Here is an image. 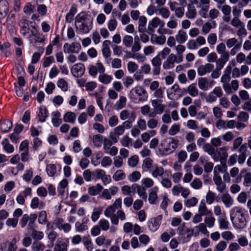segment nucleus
<instances>
[{
    "label": "nucleus",
    "instance_id": "nucleus-1",
    "mask_svg": "<svg viewBox=\"0 0 251 251\" xmlns=\"http://www.w3.org/2000/svg\"><path fill=\"white\" fill-rule=\"evenodd\" d=\"M122 205V199L121 198H118L112 204L108 206L104 211V216L106 218H110V222L113 225H118L119 220L121 221L126 220V214L123 211L119 210L115 214L116 209L121 208Z\"/></svg>",
    "mask_w": 251,
    "mask_h": 251
},
{
    "label": "nucleus",
    "instance_id": "nucleus-2",
    "mask_svg": "<svg viewBox=\"0 0 251 251\" xmlns=\"http://www.w3.org/2000/svg\"><path fill=\"white\" fill-rule=\"evenodd\" d=\"M230 220L236 229H242L246 226L244 210L239 206H235L230 211Z\"/></svg>",
    "mask_w": 251,
    "mask_h": 251
},
{
    "label": "nucleus",
    "instance_id": "nucleus-3",
    "mask_svg": "<svg viewBox=\"0 0 251 251\" xmlns=\"http://www.w3.org/2000/svg\"><path fill=\"white\" fill-rule=\"evenodd\" d=\"M75 27L80 34H87L92 28V22L85 12H80L75 18Z\"/></svg>",
    "mask_w": 251,
    "mask_h": 251
},
{
    "label": "nucleus",
    "instance_id": "nucleus-4",
    "mask_svg": "<svg viewBox=\"0 0 251 251\" xmlns=\"http://www.w3.org/2000/svg\"><path fill=\"white\" fill-rule=\"evenodd\" d=\"M128 97L135 102L143 101L147 100V93L143 87L137 85L130 90Z\"/></svg>",
    "mask_w": 251,
    "mask_h": 251
},
{
    "label": "nucleus",
    "instance_id": "nucleus-5",
    "mask_svg": "<svg viewBox=\"0 0 251 251\" xmlns=\"http://www.w3.org/2000/svg\"><path fill=\"white\" fill-rule=\"evenodd\" d=\"M177 141L172 138L165 139L161 143L163 154L166 155L173 152L177 148Z\"/></svg>",
    "mask_w": 251,
    "mask_h": 251
},
{
    "label": "nucleus",
    "instance_id": "nucleus-6",
    "mask_svg": "<svg viewBox=\"0 0 251 251\" xmlns=\"http://www.w3.org/2000/svg\"><path fill=\"white\" fill-rule=\"evenodd\" d=\"M228 157L227 149L226 147H221L216 149L212 158L215 161H220L221 163H226Z\"/></svg>",
    "mask_w": 251,
    "mask_h": 251
},
{
    "label": "nucleus",
    "instance_id": "nucleus-7",
    "mask_svg": "<svg viewBox=\"0 0 251 251\" xmlns=\"http://www.w3.org/2000/svg\"><path fill=\"white\" fill-rule=\"evenodd\" d=\"M184 91V89H181L178 85L175 84L167 90V97L170 100L180 98L183 96Z\"/></svg>",
    "mask_w": 251,
    "mask_h": 251
},
{
    "label": "nucleus",
    "instance_id": "nucleus-8",
    "mask_svg": "<svg viewBox=\"0 0 251 251\" xmlns=\"http://www.w3.org/2000/svg\"><path fill=\"white\" fill-rule=\"evenodd\" d=\"M206 43V40L204 37L202 36H199L196 39L189 40L186 46L190 50H195L198 49L199 47L204 45Z\"/></svg>",
    "mask_w": 251,
    "mask_h": 251
},
{
    "label": "nucleus",
    "instance_id": "nucleus-9",
    "mask_svg": "<svg viewBox=\"0 0 251 251\" xmlns=\"http://www.w3.org/2000/svg\"><path fill=\"white\" fill-rule=\"evenodd\" d=\"M165 23L157 17H154L148 23L147 32L149 34H152L155 29L160 26H165Z\"/></svg>",
    "mask_w": 251,
    "mask_h": 251
},
{
    "label": "nucleus",
    "instance_id": "nucleus-10",
    "mask_svg": "<svg viewBox=\"0 0 251 251\" xmlns=\"http://www.w3.org/2000/svg\"><path fill=\"white\" fill-rule=\"evenodd\" d=\"M63 48L64 52L68 54H77L81 49L80 44L77 42L66 43L64 44Z\"/></svg>",
    "mask_w": 251,
    "mask_h": 251
},
{
    "label": "nucleus",
    "instance_id": "nucleus-11",
    "mask_svg": "<svg viewBox=\"0 0 251 251\" xmlns=\"http://www.w3.org/2000/svg\"><path fill=\"white\" fill-rule=\"evenodd\" d=\"M162 217L158 215L155 217L151 218L148 222V226L151 232L156 231L159 227L162 222Z\"/></svg>",
    "mask_w": 251,
    "mask_h": 251
},
{
    "label": "nucleus",
    "instance_id": "nucleus-12",
    "mask_svg": "<svg viewBox=\"0 0 251 251\" xmlns=\"http://www.w3.org/2000/svg\"><path fill=\"white\" fill-rule=\"evenodd\" d=\"M223 95L221 87H216L206 97V101L208 102H213L216 101L217 98H220Z\"/></svg>",
    "mask_w": 251,
    "mask_h": 251
},
{
    "label": "nucleus",
    "instance_id": "nucleus-13",
    "mask_svg": "<svg viewBox=\"0 0 251 251\" xmlns=\"http://www.w3.org/2000/svg\"><path fill=\"white\" fill-rule=\"evenodd\" d=\"M85 70L84 65L81 63H76L71 68V72L75 77H79L82 76L85 72Z\"/></svg>",
    "mask_w": 251,
    "mask_h": 251
},
{
    "label": "nucleus",
    "instance_id": "nucleus-14",
    "mask_svg": "<svg viewBox=\"0 0 251 251\" xmlns=\"http://www.w3.org/2000/svg\"><path fill=\"white\" fill-rule=\"evenodd\" d=\"M215 82L213 80H209L206 77H201L198 79V86L203 91H207L213 87Z\"/></svg>",
    "mask_w": 251,
    "mask_h": 251
},
{
    "label": "nucleus",
    "instance_id": "nucleus-15",
    "mask_svg": "<svg viewBox=\"0 0 251 251\" xmlns=\"http://www.w3.org/2000/svg\"><path fill=\"white\" fill-rule=\"evenodd\" d=\"M119 189L116 186H111L108 189L103 190L101 196L105 200H110L112 196L115 195L118 192Z\"/></svg>",
    "mask_w": 251,
    "mask_h": 251
},
{
    "label": "nucleus",
    "instance_id": "nucleus-16",
    "mask_svg": "<svg viewBox=\"0 0 251 251\" xmlns=\"http://www.w3.org/2000/svg\"><path fill=\"white\" fill-rule=\"evenodd\" d=\"M177 63L176 56L173 53L169 55L167 59L164 61L162 67L164 69L168 70L174 67V63Z\"/></svg>",
    "mask_w": 251,
    "mask_h": 251
},
{
    "label": "nucleus",
    "instance_id": "nucleus-17",
    "mask_svg": "<svg viewBox=\"0 0 251 251\" xmlns=\"http://www.w3.org/2000/svg\"><path fill=\"white\" fill-rule=\"evenodd\" d=\"M214 65L210 63L201 65L197 68L198 74L200 76H203L207 73H210L214 69Z\"/></svg>",
    "mask_w": 251,
    "mask_h": 251
},
{
    "label": "nucleus",
    "instance_id": "nucleus-18",
    "mask_svg": "<svg viewBox=\"0 0 251 251\" xmlns=\"http://www.w3.org/2000/svg\"><path fill=\"white\" fill-rule=\"evenodd\" d=\"M162 102L161 100L157 99L151 100V105L153 107L156 114H161L164 112L165 106Z\"/></svg>",
    "mask_w": 251,
    "mask_h": 251
},
{
    "label": "nucleus",
    "instance_id": "nucleus-19",
    "mask_svg": "<svg viewBox=\"0 0 251 251\" xmlns=\"http://www.w3.org/2000/svg\"><path fill=\"white\" fill-rule=\"evenodd\" d=\"M221 199L224 205L227 208H230L234 204V199L228 193L223 194L221 196Z\"/></svg>",
    "mask_w": 251,
    "mask_h": 251
},
{
    "label": "nucleus",
    "instance_id": "nucleus-20",
    "mask_svg": "<svg viewBox=\"0 0 251 251\" xmlns=\"http://www.w3.org/2000/svg\"><path fill=\"white\" fill-rule=\"evenodd\" d=\"M120 118L123 121L127 120L134 122L136 119V114L133 112L123 110L120 113Z\"/></svg>",
    "mask_w": 251,
    "mask_h": 251
},
{
    "label": "nucleus",
    "instance_id": "nucleus-21",
    "mask_svg": "<svg viewBox=\"0 0 251 251\" xmlns=\"http://www.w3.org/2000/svg\"><path fill=\"white\" fill-rule=\"evenodd\" d=\"M227 169L226 163H221V165H217L215 166L213 171V178L216 177L222 178L220 175V173H224L226 171Z\"/></svg>",
    "mask_w": 251,
    "mask_h": 251
},
{
    "label": "nucleus",
    "instance_id": "nucleus-22",
    "mask_svg": "<svg viewBox=\"0 0 251 251\" xmlns=\"http://www.w3.org/2000/svg\"><path fill=\"white\" fill-rule=\"evenodd\" d=\"M150 35L151 42L152 44L158 45H163L165 44L166 38L164 35H157L154 33Z\"/></svg>",
    "mask_w": 251,
    "mask_h": 251
},
{
    "label": "nucleus",
    "instance_id": "nucleus-23",
    "mask_svg": "<svg viewBox=\"0 0 251 251\" xmlns=\"http://www.w3.org/2000/svg\"><path fill=\"white\" fill-rule=\"evenodd\" d=\"M95 243L98 246L107 247L111 244L112 240L107 239L105 236L102 235L96 238Z\"/></svg>",
    "mask_w": 251,
    "mask_h": 251
},
{
    "label": "nucleus",
    "instance_id": "nucleus-24",
    "mask_svg": "<svg viewBox=\"0 0 251 251\" xmlns=\"http://www.w3.org/2000/svg\"><path fill=\"white\" fill-rule=\"evenodd\" d=\"M31 28L28 27L27 23H24L23 25H21L20 32L26 38L30 40L31 42H33L32 38L33 36L31 35Z\"/></svg>",
    "mask_w": 251,
    "mask_h": 251
},
{
    "label": "nucleus",
    "instance_id": "nucleus-25",
    "mask_svg": "<svg viewBox=\"0 0 251 251\" xmlns=\"http://www.w3.org/2000/svg\"><path fill=\"white\" fill-rule=\"evenodd\" d=\"M158 188L155 186L151 189L149 191V201L151 204H155L157 201L158 196L157 192Z\"/></svg>",
    "mask_w": 251,
    "mask_h": 251
},
{
    "label": "nucleus",
    "instance_id": "nucleus-26",
    "mask_svg": "<svg viewBox=\"0 0 251 251\" xmlns=\"http://www.w3.org/2000/svg\"><path fill=\"white\" fill-rule=\"evenodd\" d=\"M51 122L53 126L58 127L62 123V120L60 119L61 113L59 111L56 110L52 112L51 114Z\"/></svg>",
    "mask_w": 251,
    "mask_h": 251
},
{
    "label": "nucleus",
    "instance_id": "nucleus-27",
    "mask_svg": "<svg viewBox=\"0 0 251 251\" xmlns=\"http://www.w3.org/2000/svg\"><path fill=\"white\" fill-rule=\"evenodd\" d=\"M213 180L216 186V189L219 193H222L226 191V185L224 182H223L222 178L216 177L213 178Z\"/></svg>",
    "mask_w": 251,
    "mask_h": 251
},
{
    "label": "nucleus",
    "instance_id": "nucleus-28",
    "mask_svg": "<svg viewBox=\"0 0 251 251\" xmlns=\"http://www.w3.org/2000/svg\"><path fill=\"white\" fill-rule=\"evenodd\" d=\"M176 42L180 44L184 43L188 39L187 33L183 30H179L175 35Z\"/></svg>",
    "mask_w": 251,
    "mask_h": 251
},
{
    "label": "nucleus",
    "instance_id": "nucleus-29",
    "mask_svg": "<svg viewBox=\"0 0 251 251\" xmlns=\"http://www.w3.org/2000/svg\"><path fill=\"white\" fill-rule=\"evenodd\" d=\"M9 11L8 3L6 0H0V18L5 17Z\"/></svg>",
    "mask_w": 251,
    "mask_h": 251
},
{
    "label": "nucleus",
    "instance_id": "nucleus-30",
    "mask_svg": "<svg viewBox=\"0 0 251 251\" xmlns=\"http://www.w3.org/2000/svg\"><path fill=\"white\" fill-rule=\"evenodd\" d=\"M186 48L185 46L179 44L176 47V52L177 63H179L183 61V56L182 53L185 51Z\"/></svg>",
    "mask_w": 251,
    "mask_h": 251
},
{
    "label": "nucleus",
    "instance_id": "nucleus-31",
    "mask_svg": "<svg viewBox=\"0 0 251 251\" xmlns=\"http://www.w3.org/2000/svg\"><path fill=\"white\" fill-rule=\"evenodd\" d=\"M77 11V6L75 4H73L70 8L69 12L66 16V21L68 23H71L73 21L74 16Z\"/></svg>",
    "mask_w": 251,
    "mask_h": 251
},
{
    "label": "nucleus",
    "instance_id": "nucleus-32",
    "mask_svg": "<svg viewBox=\"0 0 251 251\" xmlns=\"http://www.w3.org/2000/svg\"><path fill=\"white\" fill-rule=\"evenodd\" d=\"M151 176L154 178H157L158 176H162L164 173V169L161 167H158L157 165H153L152 169L150 170Z\"/></svg>",
    "mask_w": 251,
    "mask_h": 251
},
{
    "label": "nucleus",
    "instance_id": "nucleus-33",
    "mask_svg": "<svg viewBox=\"0 0 251 251\" xmlns=\"http://www.w3.org/2000/svg\"><path fill=\"white\" fill-rule=\"evenodd\" d=\"M2 146L4 151L7 153H12L14 151V148L10 144L7 139H4L2 141Z\"/></svg>",
    "mask_w": 251,
    "mask_h": 251
},
{
    "label": "nucleus",
    "instance_id": "nucleus-34",
    "mask_svg": "<svg viewBox=\"0 0 251 251\" xmlns=\"http://www.w3.org/2000/svg\"><path fill=\"white\" fill-rule=\"evenodd\" d=\"M87 220L84 218L82 221V223L77 222L75 224V230L77 232H82L88 229V227L86 225Z\"/></svg>",
    "mask_w": 251,
    "mask_h": 251
},
{
    "label": "nucleus",
    "instance_id": "nucleus-35",
    "mask_svg": "<svg viewBox=\"0 0 251 251\" xmlns=\"http://www.w3.org/2000/svg\"><path fill=\"white\" fill-rule=\"evenodd\" d=\"M30 207L32 209L39 208L41 209L44 207V203L42 201H40L39 198L35 197L31 201Z\"/></svg>",
    "mask_w": 251,
    "mask_h": 251
},
{
    "label": "nucleus",
    "instance_id": "nucleus-36",
    "mask_svg": "<svg viewBox=\"0 0 251 251\" xmlns=\"http://www.w3.org/2000/svg\"><path fill=\"white\" fill-rule=\"evenodd\" d=\"M12 127V122L8 120L2 121L0 125V129L2 132H8Z\"/></svg>",
    "mask_w": 251,
    "mask_h": 251
},
{
    "label": "nucleus",
    "instance_id": "nucleus-37",
    "mask_svg": "<svg viewBox=\"0 0 251 251\" xmlns=\"http://www.w3.org/2000/svg\"><path fill=\"white\" fill-rule=\"evenodd\" d=\"M40 122L44 123L48 117V111L46 107L41 106L39 108V112L38 115Z\"/></svg>",
    "mask_w": 251,
    "mask_h": 251
},
{
    "label": "nucleus",
    "instance_id": "nucleus-38",
    "mask_svg": "<svg viewBox=\"0 0 251 251\" xmlns=\"http://www.w3.org/2000/svg\"><path fill=\"white\" fill-rule=\"evenodd\" d=\"M103 187L100 184H97L95 186L90 187L88 189V192L91 196H96L100 193Z\"/></svg>",
    "mask_w": 251,
    "mask_h": 251
},
{
    "label": "nucleus",
    "instance_id": "nucleus-39",
    "mask_svg": "<svg viewBox=\"0 0 251 251\" xmlns=\"http://www.w3.org/2000/svg\"><path fill=\"white\" fill-rule=\"evenodd\" d=\"M184 92H187L191 96L195 97L198 95L199 90L196 85L193 83L189 85L186 90L184 89Z\"/></svg>",
    "mask_w": 251,
    "mask_h": 251
},
{
    "label": "nucleus",
    "instance_id": "nucleus-40",
    "mask_svg": "<svg viewBox=\"0 0 251 251\" xmlns=\"http://www.w3.org/2000/svg\"><path fill=\"white\" fill-rule=\"evenodd\" d=\"M68 181L65 178L63 179L59 182L57 187L58 193L60 195H63L64 193H65V189L68 186Z\"/></svg>",
    "mask_w": 251,
    "mask_h": 251
},
{
    "label": "nucleus",
    "instance_id": "nucleus-41",
    "mask_svg": "<svg viewBox=\"0 0 251 251\" xmlns=\"http://www.w3.org/2000/svg\"><path fill=\"white\" fill-rule=\"evenodd\" d=\"M104 138L102 135L100 134L93 135L92 139L93 145L95 147H100L103 142Z\"/></svg>",
    "mask_w": 251,
    "mask_h": 251
},
{
    "label": "nucleus",
    "instance_id": "nucleus-42",
    "mask_svg": "<svg viewBox=\"0 0 251 251\" xmlns=\"http://www.w3.org/2000/svg\"><path fill=\"white\" fill-rule=\"evenodd\" d=\"M218 221L221 229H227L228 228L229 222L226 220V215L218 217Z\"/></svg>",
    "mask_w": 251,
    "mask_h": 251
},
{
    "label": "nucleus",
    "instance_id": "nucleus-43",
    "mask_svg": "<svg viewBox=\"0 0 251 251\" xmlns=\"http://www.w3.org/2000/svg\"><path fill=\"white\" fill-rule=\"evenodd\" d=\"M198 213L203 216L207 215L210 213L207 209L206 203L204 200L201 201L198 208Z\"/></svg>",
    "mask_w": 251,
    "mask_h": 251
},
{
    "label": "nucleus",
    "instance_id": "nucleus-44",
    "mask_svg": "<svg viewBox=\"0 0 251 251\" xmlns=\"http://www.w3.org/2000/svg\"><path fill=\"white\" fill-rule=\"evenodd\" d=\"M231 71V67L228 65L224 74L221 77V82L223 83H228L230 80V73Z\"/></svg>",
    "mask_w": 251,
    "mask_h": 251
},
{
    "label": "nucleus",
    "instance_id": "nucleus-45",
    "mask_svg": "<svg viewBox=\"0 0 251 251\" xmlns=\"http://www.w3.org/2000/svg\"><path fill=\"white\" fill-rule=\"evenodd\" d=\"M76 119V116L74 112L69 111L66 113L63 117V120L66 123H74Z\"/></svg>",
    "mask_w": 251,
    "mask_h": 251
},
{
    "label": "nucleus",
    "instance_id": "nucleus-46",
    "mask_svg": "<svg viewBox=\"0 0 251 251\" xmlns=\"http://www.w3.org/2000/svg\"><path fill=\"white\" fill-rule=\"evenodd\" d=\"M99 79L101 83L108 84L112 81V77L110 75L103 73L100 75Z\"/></svg>",
    "mask_w": 251,
    "mask_h": 251
},
{
    "label": "nucleus",
    "instance_id": "nucleus-47",
    "mask_svg": "<svg viewBox=\"0 0 251 251\" xmlns=\"http://www.w3.org/2000/svg\"><path fill=\"white\" fill-rule=\"evenodd\" d=\"M196 15L197 12L195 6L188 5L187 11L186 13V17L189 19H194Z\"/></svg>",
    "mask_w": 251,
    "mask_h": 251
},
{
    "label": "nucleus",
    "instance_id": "nucleus-48",
    "mask_svg": "<svg viewBox=\"0 0 251 251\" xmlns=\"http://www.w3.org/2000/svg\"><path fill=\"white\" fill-rule=\"evenodd\" d=\"M147 19L144 16H141L138 19V30L140 32H143L147 24Z\"/></svg>",
    "mask_w": 251,
    "mask_h": 251
},
{
    "label": "nucleus",
    "instance_id": "nucleus-49",
    "mask_svg": "<svg viewBox=\"0 0 251 251\" xmlns=\"http://www.w3.org/2000/svg\"><path fill=\"white\" fill-rule=\"evenodd\" d=\"M156 134V132L155 130H151L148 132H144L141 134V139L144 142L147 143L151 137L154 136Z\"/></svg>",
    "mask_w": 251,
    "mask_h": 251
},
{
    "label": "nucleus",
    "instance_id": "nucleus-50",
    "mask_svg": "<svg viewBox=\"0 0 251 251\" xmlns=\"http://www.w3.org/2000/svg\"><path fill=\"white\" fill-rule=\"evenodd\" d=\"M141 177V174L139 171H134L128 176V179L132 182H135L139 180Z\"/></svg>",
    "mask_w": 251,
    "mask_h": 251
},
{
    "label": "nucleus",
    "instance_id": "nucleus-51",
    "mask_svg": "<svg viewBox=\"0 0 251 251\" xmlns=\"http://www.w3.org/2000/svg\"><path fill=\"white\" fill-rule=\"evenodd\" d=\"M192 236L190 233H186L185 231V233H179L178 240L181 243L184 244L190 241Z\"/></svg>",
    "mask_w": 251,
    "mask_h": 251
},
{
    "label": "nucleus",
    "instance_id": "nucleus-52",
    "mask_svg": "<svg viewBox=\"0 0 251 251\" xmlns=\"http://www.w3.org/2000/svg\"><path fill=\"white\" fill-rule=\"evenodd\" d=\"M126 174L122 170H118L113 175V178L115 181H120L126 178Z\"/></svg>",
    "mask_w": 251,
    "mask_h": 251
},
{
    "label": "nucleus",
    "instance_id": "nucleus-53",
    "mask_svg": "<svg viewBox=\"0 0 251 251\" xmlns=\"http://www.w3.org/2000/svg\"><path fill=\"white\" fill-rule=\"evenodd\" d=\"M126 103V98L125 96H121L115 104L117 109H121L125 107Z\"/></svg>",
    "mask_w": 251,
    "mask_h": 251
},
{
    "label": "nucleus",
    "instance_id": "nucleus-54",
    "mask_svg": "<svg viewBox=\"0 0 251 251\" xmlns=\"http://www.w3.org/2000/svg\"><path fill=\"white\" fill-rule=\"evenodd\" d=\"M33 171L32 168L26 170L22 176L23 179L27 182H30L33 176Z\"/></svg>",
    "mask_w": 251,
    "mask_h": 251
},
{
    "label": "nucleus",
    "instance_id": "nucleus-55",
    "mask_svg": "<svg viewBox=\"0 0 251 251\" xmlns=\"http://www.w3.org/2000/svg\"><path fill=\"white\" fill-rule=\"evenodd\" d=\"M46 172L49 176H53L56 173V166L53 164H50L47 165Z\"/></svg>",
    "mask_w": 251,
    "mask_h": 251
},
{
    "label": "nucleus",
    "instance_id": "nucleus-56",
    "mask_svg": "<svg viewBox=\"0 0 251 251\" xmlns=\"http://www.w3.org/2000/svg\"><path fill=\"white\" fill-rule=\"evenodd\" d=\"M82 243L87 251L93 250V244L89 237H84L82 240Z\"/></svg>",
    "mask_w": 251,
    "mask_h": 251
},
{
    "label": "nucleus",
    "instance_id": "nucleus-57",
    "mask_svg": "<svg viewBox=\"0 0 251 251\" xmlns=\"http://www.w3.org/2000/svg\"><path fill=\"white\" fill-rule=\"evenodd\" d=\"M207 42L210 48H213L217 41V36L215 33H210L207 36Z\"/></svg>",
    "mask_w": 251,
    "mask_h": 251
},
{
    "label": "nucleus",
    "instance_id": "nucleus-58",
    "mask_svg": "<svg viewBox=\"0 0 251 251\" xmlns=\"http://www.w3.org/2000/svg\"><path fill=\"white\" fill-rule=\"evenodd\" d=\"M216 197V193L208 191L205 197L206 201L208 204H211L214 201Z\"/></svg>",
    "mask_w": 251,
    "mask_h": 251
},
{
    "label": "nucleus",
    "instance_id": "nucleus-59",
    "mask_svg": "<svg viewBox=\"0 0 251 251\" xmlns=\"http://www.w3.org/2000/svg\"><path fill=\"white\" fill-rule=\"evenodd\" d=\"M127 69L130 74H133L138 70V65L134 62L129 61L127 64Z\"/></svg>",
    "mask_w": 251,
    "mask_h": 251
},
{
    "label": "nucleus",
    "instance_id": "nucleus-60",
    "mask_svg": "<svg viewBox=\"0 0 251 251\" xmlns=\"http://www.w3.org/2000/svg\"><path fill=\"white\" fill-rule=\"evenodd\" d=\"M139 162V157L136 155H133L129 157L127 161L129 166L131 167H136Z\"/></svg>",
    "mask_w": 251,
    "mask_h": 251
},
{
    "label": "nucleus",
    "instance_id": "nucleus-61",
    "mask_svg": "<svg viewBox=\"0 0 251 251\" xmlns=\"http://www.w3.org/2000/svg\"><path fill=\"white\" fill-rule=\"evenodd\" d=\"M141 182L144 188H150L154 185L153 180L150 177H145L143 178L141 180Z\"/></svg>",
    "mask_w": 251,
    "mask_h": 251
},
{
    "label": "nucleus",
    "instance_id": "nucleus-62",
    "mask_svg": "<svg viewBox=\"0 0 251 251\" xmlns=\"http://www.w3.org/2000/svg\"><path fill=\"white\" fill-rule=\"evenodd\" d=\"M102 212L101 207L95 208L91 215V219L92 221L96 222L100 218V215Z\"/></svg>",
    "mask_w": 251,
    "mask_h": 251
},
{
    "label": "nucleus",
    "instance_id": "nucleus-63",
    "mask_svg": "<svg viewBox=\"0 0 251 251\" xmlns=\"http://www.w3.org/2000/svg\"><path fill=\"white\" fill-rule=\"evenodd\" d=\"M99 227L103 231H106L109 228L110 224L109 222L105 219H101L99 222Z\"/></svg>",
    "mask_w": 251,
    "mask_h": 251
},
{
    "label": "nucleus",
    "instance_id": "nucleus-64",
    "mask_svg": "<svg viewBox=\"0 0 251 251\" xmlns=\"http://www.w3.org/2000/svg\"><path fill=\"white\" fill-rule=\"evenodd\" d=\"M45 248V246L39 241H34L32 245V249L33 251H43Z\"/></svg>",
    "mask_w": 251,
    "mask_h": 251
}]
</instances>
